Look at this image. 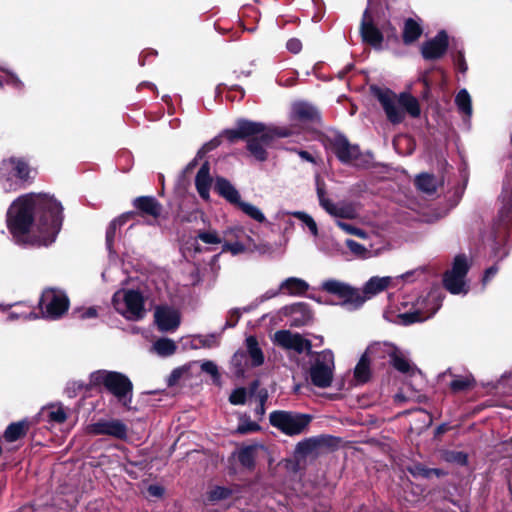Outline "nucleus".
<instances>
[{"mask_svg": "<svg viewBox=\"0 0 512 512\" xmlns=\"http://www.w3.org/2000/svg\"><path fill=\"white\" fill-rule=\"evenodd\" d=\"M0 181L5 191H15L19 188V180L16 178V170L11 169L7 176L0 175Z\"/></svg>", "mask_w": 512, "mask_h": 512, "instance_id": "49530a36", "label": "nucleus"}, {"mask_svg": "<svg viewBox=\"0 0 512 512\" xmlns=\"http://www.w3.org/2000/svg\"><path fill=\"white\" fill-rule=\"evenodd\" d=\"M198 342L203 346L207 348L216 347L219 344V339L216 335H205V336H198L196 338Z\"/></svg>", "mask_w": 512, "mask_h": 512, "instance_id": "052dcab7", "label": "nucleus"}, {"mask_svg": "<svg viewBox=\"0 0 512 512\" xmlns=\"http://www.w3.org/2000/svg\"><path fill=\"white\" fill-rule=\"evenodd\" d=\"M501 202L499 218L503 223H507L512 220V165L503 183Z\"/></svg>", "mask_w": 512, "mask_h": 512, "instance_id": "412c9836", "label": "nucleus"}, {"mask_svg": "<svg viewBox=\"0 0 512 512\" xmlns=\"http://www.w3.org/2000/svg\"><path fill=\"white\" fill-rule=\"evenodd\" d=\"M237 206L251 219L259 223H264L266 221L264 213L257 206L242 200Z\"/></svg>", "mask_w": 512, "mask_h": 512, "instance_id": "ea45409f", "label": "nucleus"}, {"mask_svg": "<svg viewBox=\"0 0 512 512\" xmlns=\"http://www.w3.org/2000/svg\"><path fill=\"white\" fill-rule=\"evenodd\" d=\"M155 322L161 331L175 330L180 324V315L177 310L161 306L154 313Z\"/></svg>", "mask_w": 512, "mask_h": 512, "instance_id": "6ab92c4d", "label": "nucleus"}, {"mask_svg": "<svg viewBox=\"0 0 512 512\" xmlns=\"http://www.w3.org/2000/svg\"><path fill=\"white\" fill-rule=\"evenodd\" d=\"M314 447V441L312 439L305 440L303 442H300L297 445V450L302 453L309 452Z\"/></svg>", "mask_w": 512, "mask_h": 512, "instance_id": "774afa93", "label": "nucleus"}, {"mask_svg": "<svg viewBox=\"0 0 512 512\" xmlns=\"http://www.w3.org/2000/svg\"><path fill=\"white\" fill-rule=\"evenodd\" d=\"M328 214L336 218L354 219L357 217V209L353 203L339 202L327 203V207L324 209Z\"/></svg>", "mask_w": 512, "mask_h": 512, "instance_id": "b1692460", "label": "nucleus"}, {"mask_svg": "<svg viewBox=\"0 0 512 512\" xmlns=\"http://www.w3.org/2000/svg\"><path fill=\"white\" fill-rule=\"evenodd\" d=\"M468 270L469 264L466 256H456L452 268L444 275L445 288L452 294H466L468 286L465 277Z\"/></svg>", "mask_w": 512, "mask_h": 512, "instance_id": "9d476101", "label": "nucleus"}, {"mask_svg": "<svg viewBox=\"0 0 512 512\" xmlns=\"http://www.w3.org/2000/svg\"><path fill=\"white\" fill-rule=\"evenodd\" d=\"M39 305L43 317L54 320L67 312L69 299L62 290L47 288L41 295Z\"/></svg>", "mask_w": 512, "mask_h": 512, "instance_id": "0eeeda50", "label": "nucleus"}, {"mask_svg": "<svg viewBox=\"0 0 512 512\" xmlns=\"http://www.w3.org/2000/svg\"><path fill=\"white\" fill-rule=\"evenodd\" d=\"M62 205L48 194H27L17 198L7 212L9 231L19 240L27 234L39 245L55 241L62 225Z\"/></svg>", "mask_w": 512, "mask_h": 512, "instance_id": "f257e3e1", "label": "nucleus"}, {"mask_svg": "<svg viewBox=\"0 0 512 512\" xmlns=\"http://www.w3.org/2000/svg\"><path fill=\"white\" fill-rule=\"evenodd\" d=\"M238 126L240 128V134L242 137H259L261 135V140L266 144H270L275 137H287L294 132V129H271L265 127L261 123L251 122L247 120H241L238 122Z\"/></svg>", "mask_w": 512, "mask_h": 512, "instance_id": "ddd939ff", "label": "nucleus"}, {"mask_svg": "<svg viewBox=\"0 0 512 512\" xmlns=\"http://www.w3.org/2000/svg\"><path fill=\"white\" fill-rule=\"evenodd\" d=\"M112 305L117 313L130 321H139L146 315L143 295L133 289H120L112 298Z\"/></svg>", "mask_w": 512, "mask_h": 512, "instance_id": "20e7f679", "label": "nucleus"}, {"mask_svg": "<svg viewBox=\"0 0 512 512\" xmlns=\"http://www.w3.org/2000/svg\"><path fill=\"white\" fill-rule=\"evenodd\" d=\"M11 169L16 170V178L25 181L29 178L30 168L22 159L9 158L0 163V175L7 176Z\"/></svg>", "mask_w": 512, "mask_h": 512, "instance_id": "4be33fe9", "label": "nucleus"}, {"mask_svg": "<svg viewBox=\"0 0 512 512\" xmlns=\"http://www.w3.org/2000/svg\"><path fill=\"white\" fill-rule=\"evenodd\" d=\"M321 288L327 293L338 296L342 300L341 305L348 310H356L365 303V298H363L361 291L347 283L330 279L324 281Z\"/></svg>", "mask_w": 512, "mask_h": 512, "instance_id": "6e6552de", "label": "nucleus"}, {"mask_svg": "<svg viewBox=\"0 0 512 512\" xmlns=\"http://www.w3.org/2000/svg\"><path fill=\"white\" fill-rule=\"evenodd\" d=\"M137 209L148 215L158 217L161 213V206L155 198L149 196L138 197L134 201Z\"/></svg>", "mask_w": 512, "mask_h": 512, "instance_id": "7c9ffc66", "label": "nucleus"}, {"mask_svg": "<svg viewBox=\"0 0 512 512\" xmlns=\"http://www.w3.org/2000/svg\"><path fill=\"white\" fill-rule=\"evenodd\" d=\"M130 217V214H124L117 219H114L108 226L106 231V244L108 249H111L113 240L115 238L116 230L122 226Z\"/></svg>", "mask_w": 512, "mask_h": 512, "instance_id": "a19ab883", "label": "nucleus"}, {"mask_svg": "<svg viewBox=\"0 0 512 512\" xmlns=\"http://www.w3.org/2000/svg\"><path fill=\"white\" fill-rule=\"evenodd\" d=\"M201 370L204 373L209 374L212 377L213 382L215 384L220 385L221 376H220L217 365L213 361H210V360L203 361L201 363Z\"/></svg>", "mask_w": 512, "mask_h": 512, "instance_id": "de8ad7c7", "label": "nucleus"}, {"mask_svg": "<svg viewBox=\"0 0 512 512\" xmlns=\"http://www.w3.org/2000/svg\"><path fill=\"white\" fill-rule=\"evenodd\" d=\"M455 104L461 114L466 118L472 115V100L466 89H461L455 97Z\"/></svg>", "mask_w": 512, "mask_h": 512, "instance_id": "f704fd0d", "label": "nucleus"}, {"mask_svg": "<svg viewBox=\"0 0 512 512\" xmlns=\"http://www.w3.org/2000/svg\"><path fill=\"white\" fill-rule=\"evenodd\" d=\"M296 72L293 70L288 71L285 75H282L278 78V82L280 85L290 86L294 82Z\"/></svg>", "mask_w": 512, "mask_h": 512, "instance_id": "69168bd1", "label": "nucleus"}, {"mask_svg": "<svg viewBox=\"0 0 512 512\" xmlns=\"http://www.w3.org/2000/svg\"><path fill=\"white\" fill-rule=\"evenodd\" d=\"M192 365H193V363H190L188 365H184L182 367H178V368L174 369L168 379L169 385H174L181 378L187 377L189 375V371H190Z\"/></svg>", "mask_w": 512, "mask_h": 512, "instance_id": "8fccbe9b", "label": "nucleus"}, {"mask_svg": "<svg viewBox=\"0 0 512 512\" xmlns=\"http://www.w3.org/2000/svg\"><path fill=\"white\" fill-rule=\"evenodd\" d=\"M9 319L13 320V319H25V320H29V319H35L37 318V315L31 311L27 312V311H20V312H11L9 314Z\"/></svg>", "mask_w": 512, "mask_h": 512, "instance_id": "0e129e2a", "label": "nucleus"}, {"mask_svg": "<svg viewBox=\"0 0 512 512\" xmlns=\"http://www.w3.org/2000/svg\"><path fill=\"white\" fill-rule=\"evenodd\" d=\"M283 295L288 296H301L309 289V284L297 277H289L280 283Z\"/></svg>", "mask_w": 512, "mask_h": 512, "instance_id": "393cba45", "label": "nucleus"}, {"mask_svg": "<svg viewBox=\"0 0 512 512\" xmlns=\"http://www.w3.org/2000/svg\"><path fill=\"white\" fill-rule=\"evenodd\" d=\"M327 147L344 164L359 165L361 156L359 147L351 144L347 138L341 134H333L327 138Z\"/></svg>", "mask_w": 512, "mask_h": 512, "instance_id": "f8f14e48", "label": "nucleus"}, {"mask_svg": "<svg viewBox=\"0 0 512 512\" xmlns=\"http://www.w3.org/2000/svg\"><path fill=\"white\" fill-rule=\"evenodd\" d=\"M215 190L231 204L237 206L239 202H241V196L238 190L224 178L216 179Z\"/></svg>", "mask_w": 512, "mask_h": 512, "instance_id": "a878e982", "label": "nucleus"}, {"mask_svg": "<svg viewBox=\"0 0 512 512\" xmlns=\"http://www.w3.org/2000/svg\"><path fill=\"white\" fill-rule=\"evenodd\" d=\"M254 366H251V362L248 359V355L245 351H237L231 359V368L236 376L243 377L245 373Z\"/></svg>", "mask_w": 512, "mask_h": 512, "instance_id": "2f4dec72", "label": "nucleus"}, {"mask_svg": "<svg viewBox=\"0 0 512 512\" xmlns=\"http://www.w3.org/2000/svg\"><path fill=\"white\" fill-rule=\"evenodd\" d=\"M258 430H260V426L256 422L251 421L248 417L240 418V422L236 428V432L239 434L252 433Z\"/></svg>", "mask_w": 512, "mask_h": 512, "instance_id": "09e8293b", "label": "nucleus"}, {"mask_svg": "<svg viewBox=\"0 0 512 512\" xmlns=\"http://www.w3.org/2000/svg\"><path fill=\"white\" fill-rule=\"evenodd\" d=\"M195 185L200 196L207 200L211 186L210 168L207 162L199 169L195 178Z\"/></svg>", "mask_w": 512, "mask_h": 512, "instance_id": "bb28decb", "label": "nucleus"}, {"mask_svg": "<svg viewBox=\"0 0 512 512\" xmlns=\"http://www.w3.org/2000/svg\"><path fill=\"white\" fill-rule=\"evenodd\" d=\"M281 294H282V290H281L280 286L276 289H269L255 299V304L256 305L262 304L265 301L275 298Z\"/></svg>", "mask_w": 512, "mask_h": 512, "instance_id": "4d7b16f0", "label": "nucleus"}, {"mask_svg": "<svg viewBox=\"0 0 512 512\" xmlns=\"http://www.w3.org/2000/svg\"><path fill=\"white\" fill-rule=\"evenodd\" d=\"M157 51L153 49H147L142 51L139 57V64H146L147 62H152L157 57Z\"/></svg>", "mask_w": 512, "mask_h": 512, "instance_id": "680f3d73", "label": "nucleus"}, {"mask_svg": "<svg viewBox=\"0 0 512 512\" xmlns=\"http://www.w3.org/2000/svg\"><path fill=\"white\" fill-rule=\"evenodd\" d=\"M416 270L408 271L402 275H399L397 277H378L374 276L371 277L363 286L362 289V296L365 298V301L367 299H370L374 297L375 295L379 294L380 292L386 290L389 287H396L399 280L403 281H413L414 276L416 274Z\"/></svg>", "mask_w": 512, "mask_h": 512, "instance_id": "4468645a", "label": "nucleus"}, {"mask_svg": "<svg viewBox=\"0 0 512 512\" xmlns=\"http://www.w3.org/2000/svg\"><path fill=\"white\" fill-rule=\"evenodd\" d=\"M292 215L295 218L299 219L311 232L312 235L317 236L318 235V227L315 222V220L306 212L303 211H294V212H287V211H279L275 218L277 220H284L285 216Z\"/></svg>", "mask_w": 512, "mask_h": 512, "instance_id": "c756f323", "label": "nucleus"}, {"mask_svg": "<svg viewBox=\"0 0 512 512\" xmlns=\"http://www.w3.org/2000/svg\"><path fill=\"white\" fill-rule=\"evenodd\" d=\"M246 397H247V392L244 388H238V389H235L230 397H229V401L233 404V405H242L245 403L246 401Z\"/></svg>", "mask_w": 512, "mask_h": 512, "instance_id": "6e6d98bb", "label": "nucleus"}, {"mask_svg": "<svg viewBox=\"0 0 512 512\" xmlns=\"http://www.w3.org/2000/svg\"><path fill=\"white\" fill-rule=\"evenodd\" d=\"M224 239H229L230 241H243V239H246V242L253 243L252 238L246 235L244 228L240 226L227 229L224 232Z\"/></svg>", "mask_w": 512, "mask_h": 512, "instance_id": "c03bdc74", "label": "nucleus"}, {"mask_svg": "<svg viewBox=\"0 0 512 512\" xmlns=\"http://www.w3.org/2000/svg\"><path fill=\"white\" fill-rule=\"evenodd\" d=\"M270 424L287 435L302 433L311 421V417L305 414L288 411H274L269 415Z\"/></svg>", "mask_w": 512, "mask_h": 512, "instance_id": "423d86ee", "label": "nucleus"}, {"mask_svg": "<svg viewBox=\"0 0 512 512\" xmlns=\"http://www.w3.org/2000/svg\"><path fill=\"white\" fill-rule=\"evenodd\" d=\"M437 180L433 175L430 174H420L416 178V185L419 190H421L424 193L432 194L436 191L437 188Z\"/></svg>", "mask_w": 512, "mask_h": 512, "instance_id": "4c0bfd02", "label": "nucleus"}, {"mask_svg": "<svg viewBox=\"0 0 512 512\" xmlns=\"http://www.w3.org/2000/svg\"><path fill=\"white\" fill-rule=\"evenodd\" d=\"M447 52L450 53L453 64H466L462 44L455 38L450 39L445 30H440L421 45L422 57L427 61L439 60Z\"/></svg>", "mask_w": 512, "mask_h": 512, "instance_id": "7ed1b4c3", "label": "nucleus"}, {"mask_svg": "<svg viewBox=\"0 0 512 512\" xmlns=\"http://www.w3.org/2000/svg\"><path fill=\"white\" fill-rule=\"evenodd\" d=\"M286 48L291 53L297 54L302 50V42L297 38H291L287 41Z\"/></svg>", "mask_w": 512, "mask_h": 512, "instance_id": "e2e57ef3", "label": "nucleus"}, {"mask_svg": "<svg viewBox=\"0 0 512 512\" xmlns=\"http://www.w3.org/2000/svg\"><path fill=\"white\" fill-rule=\"evenodd\" d=\"M409 471L414 476L421 475V476H424V477H429L432 472H435V473L438 474V472L436 470L426 469V468H424L422 466H419V465H417V466H415L413 468H410Z\"/></svg>", "mask_w": 512, "mask_h": 512, "instance_id": "338daca9", "label": "nucleus"}, {"mask_svg": "<svg viewBox=\"0 0 512 512\" xmlns=\"http://www.w3.org/2000/svg\"><path fill=\"white\" fill-rule=\"evenodd\" d=\"M253 243L244 241H230L225 239L223 243V251H229L233 255L241 254L246 252Z\"/></svg>", "mask_w": 512, "mask_h": 512, "instance_id": "37998d69", "label": "nucleus"}, {"mask_svg": "<svg viewBox=\"0 0 512 512\" xmlns=\"http://www.w3.org/2000/svg\"><path fill=\"white\" fill-rule=\"evenodd\" d=\"M259 448H262V446L250 445L240 449L238 452L239 462L246 468H252Z\"/></svg>", "mask_w": 512, "mask_h": 512, "instance_id": "e433bc0d", "label": "nucleus"}, {"mask_svg": "<svg viewBox=\"0 0 512 512\" xmlns=\"http://www.w3.org/2000/svg\"><path fill=\"white\" fill-rule=\"evenodd\" d=\"M270 144H266L259 137L249 138L247 148L249 152L259 161H264L267 158L266 147Z\"/></svg>", "mask_w": 512, "mask_h": 512, "instance_id": "72a5a7b5", "label": "nucleus"}, {"mask_svg": "<svg viewBox=\"0 0 512 512\" xmlns=\"http://www.w3.org/2000/svg\"><path fill=\"white\" fill-rule=\"evenodd\" d=\"M334 367V355L330 350L315 353L309 369L312 384L319 388L329 387L333 380Z\"/></svg>", "mask_w": 512, "mask_h": 512, "instance_id": "39448f33", "label": "nucleus"}, {"mask_svg": "<svg viewBox=\"0 0 512 512\" xmlns=\"http://www.w3.org/2000/svg\"><path fill=\"white\" fill-rule=\"evenodd\" d=\"M220 139L219 138H214L212 139L211 141L207 142L206 144H204L201 149L197 152V155L195 157V159L191 162V166H194L196 165V161L197 159H201L202 157H204V155L209 152V151H212L213 149L217 148L219 145H220Z\"/></svg>", "mask_w": 512, "mask_h": 512, "instance_id": "864d4df0", "label": "nucleus"}, {"mask_svg": "<svg viewBox=\"0 0 512 512\" xmlns=\"http://www.w3.org/2000/svg\"><path fill=\"white\" fill-rule=\"evenodd\" d=\"M273 341L276 345L286 350H292L299 354L303 352L311 353L312 344L310 340L289 330L277 331L274 334Z\"/></svg>", "mask_w": 512, "mask_h": 512, "instance_id": "dca6fc26", "label": "nucleus"}, {"mask_svg": "<svg viewBox=\"0 0 512 512\" xmlns=\"http://www.w3.org/2000/svg\"><path fill=\"white\" fill-rule=\"evenodd\" d=\"M380 352H370V347L359 360L354 370V377L358 383H365L370 377L369 362L375 358H381Z\"/></svg>", "mask_w": 512, "mask_h": 512, "instance_id": "5701e85b", "label": "nucleus"}, {"mask_svg": "<svg viewBox=\"0 0 512 512\" xmlns=\"http://www.w3.org/2000/svg\"><path fill=\"white\" fill-rule=\"evenodd\" d=\"M398 102L404 112L406 111L411 117L417 118L421 114L418 100L410 93L402 92L398 95Z\"/></svg>", "mask_w": 512, "mask_h": 512, "instance_id": "473e14b6", "label": "nucleus"}, {"mask_svg": "<svg viewBox=\"0 0 512 512\" xmlns=\"http://www.w3.org/2000/svg\"><path fill=\"white\" fill-rule=\"evenodd\" d=\"M316 191L319 199V203L323 209L327 207V203H331V200L326 197L324 182L319 175L316 176Z\"/></svg>", "mask_w": 512, "mask_h": 512, "instance_id": "5fc2aeb1", "label": "nucleus"}, {"mask_svg": "<svg viewBox=\"0 0 512 512\" xmlns=\"http://www.w3.org/2000/svg\"><path fill=\"white\" fill-rule=\"evenodd\" d=\"M370 352H380L381 358L388 356L391 364L399 372L409 376L419 375V370L410 362L406 355L389 343H375L370 346Z\"/></svg>", "mask_w": 512, "mask_h": 512, "instance_id": "9b49d317", "label": "nucleus"}, {"mask_svg": "<svg viewBox=\"0 0 512 512\" xmlns=\"http://www.w3.org/2000/svg\"><path fill=\"white\" fill-rule=\"evenodd\" d=\"M90 388H105L111 393L117 402L126 408H130L133 398V384L130 379L116 371L98 370L89 376Z\"/></svg>", "mask_w": 512, "mask_h": 512, "instance_id": "f03ea898", "label": "nucleus"}, {"mask_svg": "<svg viewBox=\"0 0 512 512\" xmlns=\"http://www.w3.org/2000/svg\"><path fill=\"white\" fill-rule=\"evenodd\" d=\"M176 348L177 347H176L175 342L168 338H162V339L157 340L153 344V347H152V349L155 353H157L159 356H163V357L170 356V355L174 354L176 351Z\"/></svg>", "mask_w": 512, "mask_h": 512, "instance_id": "58836bf2", "label": "nucleus"}, {"mask_svg": "<svg viewBox=\"0 0 512 512\" xmlns=\"http://www.w3.org/2000/svg\"><path fill=\"white\" fill-rule=\"evenodd\" d=\"M373 91L385 111L387 119L393 124L401 123L405 118V113L398 102V95L389 89L375 88Z\"/></svg>", "mask_w": 512, "mask_h": 512, "instance_id": "2eb2a0df", "label": "nucleus"}, {"mask_svg": "<svg viewBox=\"0 0 512 512\" xmlns=\"http://www.w3.org/2000/svg\"><path fill=\"white\" fill-rule=\"evenodd\" d=\"M197 237L206 244H220L222 238L215 230L200 231Z\"/></svg>", "mask_w": 512, "mask_h": 512, "instance_id": "3c124183", "label": "nucleus"}, {"mask_svg": "<svg viewBox=\"0 0 512 512\" xmlns=\"http://www.w3.org/2000/svg\"><path fill=\"white\" fill-rule=\"evenodd\" d=\"M246 353L251 362V366H261L264 363V354L259 346L257 339L254 336H248L245 340Z\"/></svg>", "mask_w": 512, "mask_h": 512, "instance_id": "c85d7f7f", "label": "nucleus"}, {"mask_svg": "<svg viewBox=\"0 0 512 512\" xmlns=\"http://www.w3.org/2000/svg\"><path fill=\"white\" fill-rule=\"evenodd\" d=\"M46 414L50 422L58 424L63 423L67 418L66 411L62 405H51L47 407Z\"/></svg>", "mask_w": 512, "mask_h": 512, "instance_id": "79ce46f5", "label": "nucleus"}, {"mask_svg": "<svg viewBox=\"0 0 512 512\" xmlns=\"http://www.w3.org/2000/svg\"><path fill=\"white\" fill-rule=\"evenodd\" d=\"M423 33L421 25L413 18H407L404 22L402 40L404 44L410 45L416 42Z\"/></svg>", "mask_w": 512, "mask_h": 512, "instance_id": "cd10ccee", "label": "nucleus"}, {"mask_svg": "<svg viewBox=\"0 0 512 512\" xmlns=\"http://www.w3.org/2000/svg\"><path fill=\"white\" fill-rule=\"evenodd\" d=\"M471 384L472 380L469 377L456 378L451 382L450 387L453 391H462L470 387Z\"/></svg>", "mask_w": 512, "mask_h": 512, "instance_id": "13d9d810", "label": "nucleus"}, {"mask_svg": "<svg viewBox=\"0 0 512 512\" xmlns=\"http://www.w3.org/2000/svg\"><path fill=\"white\" fill-rule=\"evenodd\" d=\"M28 429L26 421L11 423L5 430L4 437L8 442H14L24 436Z\"/></svg>", "mask_w": 512, "mask_h": 512, "instance_id": "c9c22d12", "label": "nucleus"}, {"mask_svg": "<svg viewBox=\"0 0 512 512\" xmlns=\"http://www.w3.org/2000/svg\"><path fill=\"white\" fill-rule=\"evenodd\" d=\"M91 389L88 384H84L82 381H69L66 385V393L69 397H75L82 390Z\"/></svg>", "mask_w": 512, "mask_h": 512, "instance_id": "603ef678", "label": "nucleus"}, {"mask_svg": "<svg viewBox=\"0 0 512 512\" xmlns=\"http://www.w3.org/2000/svg\"><path fill=\"white\" fill-rule=\"evenodd\" d=\"M231 494V491L224 487H215L209 492V499L212 501L221 500L227 498Z\"/></svg>", "mask_w": 512, "mask_h": 512, "instance_id": "bf43d9fd", "label": "nucleus"}, {"mask_svg": "<svg viewBox=\"0 0 512 512\" xmlns=\"http://www.w3.org/2000/svg\"><path fill=\"white\" fill-rule=\"evenodd\" d=\"M87 429L93 435H109L119 439L127 436V427L120 420H101L89 425Z\"/></svg>", "mask_w": 512, "mask_h": 512, "instance_id": "a211bd4d", "label": "nucleus"}, {"mask_svg": "<svg viewBox=\"0 0 512 512\" xmlns=\"http://www.w3.org/2000/svg\"><path fill=\"white\" fill-rule=\"evenodd\" d=\"M441 307V299L436 292H430L425 298L419 299L413 311L399 315L405 325L422 322L431 318Z\"/></svg>", "mask_w": 512, "mask_h": 512, "instance_id": "1a4fd4ad", "label": "nucleus"}, {"mask_svg": "<svg viewBox=\"0 0 512 512\" xmlns=\"http://www.w3.org/2000/svg\"><path fill=\"white\" fill-rule=\"evenodd\" d=\"M318 119L316 108L306 102H296L292 106L290 120L293 126H302L309 121Z\"/></svg>", "mask_w": 512, "mask_h": 512, "instance_id": "aec40b11", "label": "nucleus"}, {"mask_svg": "<svg viewBox=\"0 0 512 512\" xmlns=\"http://www.w3.org/2000/svg\"><path fill=\"white\" fill-rule=\"evenodd\" d=\"M362 42L373 47L381 49L384 41L383 32L375 25L369 8H366L362 14L359 28Z\"/></svg>", "mask_w": 512, "mask_h": 512, "instance_id": "f3484780", "label": "nucleus"}, {"mask_svg": "<svg viewBox=\"0 0 512 512\" xmlns=\"http://www.w3.org/2000/svg\"><path fill=\"white\" fill-rule=\"evenodd\" d=\"M346 246L349 248L351 253H353L356 257L366 259V258H370L373 256V253L371 250L367 249L362 244H360L354 240L347 239Z\"/></svg>", "mask_w": 512, "mask_h": 512, "instance_id": "a18cd8bd", "label": "nucleus"}]
</instances>
